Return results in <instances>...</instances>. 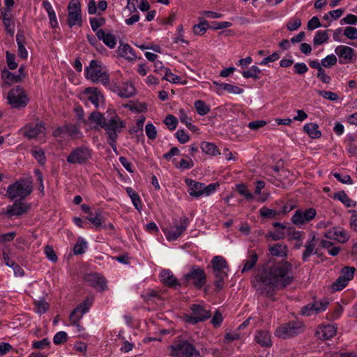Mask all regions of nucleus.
<instances>
[{
	"label": "nucleus",
	"instance_id": "obj_1",
	"mask_svg": "<svg viewBox=\"0 0 357 357\" xmlns=\"http://www.w3.org/2000/svg\"><path fill=\"white\" fill-rule=\"evenodd\" d=\"M291 266L287 262L273 263L269 261L253 280L257 291L266 296H273L274 291L289 284L292 279Z\"/></svg>",
	"mask_w": 357,
	"mask_h": 357
},
{
	"label": "nucleus",
	"instance_id": "obj_2",
	"mask_svg": "<svg viewBox=\"0 0 357 357\" xmlns=\"http://www.w3.org/2000/svg\"><path fill=\"white\" fill-rule=\"evenodd\" d=\"M86 78L94 83H101L104 86L109 84V75L105 66L100 61L92 60L85 68Z\"/></svg>",
	"mask_w": 357,
	"mask_h": 357
},
{
	"label": "nucleus",
	"instance_id": "obj_3",
	"mask_svg": "<svg viewBox=\"0 0 357 357\" xmlns=\"http://www.w3.org/2000/svg\"><path fill=\"white\" fill-rule=\"evenodd\" d=\"M172 356L177 357H197L199 352L194 346L188 342L178 339L169 348Z\"/></svg>",
	"mask_w": 357,
	"mask_h": 357
},
{
	"label": "nucleus",
	"instance_id": "obj_4",
	"mask_svg": "<svg viewBox=\"0 0 357 357\" xmlns=\"http://www.w3.org/2000/svg\"><path fill=\"white\" fill-rule=\"evenodd\" d=\"M31 191V182L29 180H23L10 185L7 190V195L10 199H24L30 195Z\"/></svg>",
	"mask_w": 357,
	"mask_h": 357
},
{
	"label": "nucleus",
	"instance_id": "obj_5",
	"mask_svg": "<svg viewBox=\"0 0 357 357\" xmlns=\"http://www.w3.org/2000/svg\"><path fill=\"white\" fill-rule=\"evenodd\" d=\"M79 98L86 104L90 102L96 108L103 105L105 102L103 94L98 88L96 87L86 88L79 94Z\"/></svg>",
	"mask_w": 357,
	"mask_h": 357
},
{
	"label": "nucleus",
	"instance_id": "obj_6",
	"mask_svg": "<svg viewBox=\"0 0 357 357\" xmlns=\"http://www.w3.org/2000/svg\"><path fill=\"white\" fill-rule=\"evenodd\" d=\"M7 99L10 107L17 109L26 107L29 100L26 92L20 86L12 89L8 93Z\"/></svg>",
	"mask_w": 357,
	"mask_h": 357
},
{
	"label": "nucleus",
	"instance_id": "obj_7",
	"mask_svg": "<svg viewBox=\"0 0 357 357\" xmlns=\"http://www.w3.org/2000/svg\"><path fill=\"white\" fill-rule=\"evenodd\" d=\"M124 123L119 116H114L108 120L104 128L109 135V144L113 146L116 142L118 133L122 131Z\"/></svg>",
	"mask_w": 357,
	"mask_h": 357
},
{
	"label": "nucleus",
	"instance_id": "obj_8",
	"mask_svg": "<svg viewBox=\"0 0 357 357\" xmlns=\"http://www.w3.org/2000/svg\"><path fill=\"white\" fill-rule=\"evenodd\" d=\"M302 328V322L293 321L280 326L275 331V335L286 339L300 333Z\"/></svg>",
	"mask_w": 357,
	"mask_h": 357
},
{
	"label": "nucleus",
	"instance_id": "obj_9",
	"mask_svg": "<svg viewBox=\"0 0 357 357\" xmlns=\"http://www.w3.org/2000/svg\"><path fill=\"white\" fill-rule=\"evenodd\" d=\"M68 24L71 27L81 26L82 17L79 3L77 0L70 1L68 6Z\"/></svg>",
	"mask_w": 357,
	"mask_h": 357
},
{
	"label": "nucleus",
	"instance_id": "obj_10",
	"mask_svg": "<svg viewBox=\"0 0 357 357\" xmlns=\"http://www.w3.org/2000/svg\"><path fill=\"white\" fill-rule=\"evenodd\" d=\"M93 301V298L87 297L82 303H80L70 314V321L73 326H75L79 330L81 327L79 324V321L82 319L84 314H85L89 310L92 303Z\"/></svg>",
	"mask_w": 357,
	"mask_h": 357
},
{
	"label": "nucleus",
	"instance_id": "obj_11",
	"mask_svg": "<svg viewBox=\"0 0 357 357\" xmlns=\"http://www.w3.org/2000/svg\"><path fill=\"white\" fill-rule=\"evenodd\" d=\"M22 134L29 138L42 139L45 136V128L42 123H31L20 130Z\"/></svg>",
	"mask_w": 357,
	"mask_h": 357
},
{
	"label": "nucleus",
	"instance_id": "obj_12",
	"mask_svg": "<svg viewBox=\"0 0 357 357\" xmlns=\"http://www.w3.org/2000/svg\"><path fill=\"white\" fill-rule=\"evenodd\" d=\"M355 268L350 266L344 267L340 273V275L335 282L332 284L333 291H340L344 289L354 278Z\"/></svg>",
	"mask_w": 357,
	"mask_h": 357
},
{
	"label": "nucleus",
	"instance_id": "obj_13",
	"mask_svg": "<svg viewBox=\"0 0 357 357\" xmlns=\"http://www.w3.org/2000/svg\"><path fill=\"white\" fill-rule=\"evenodd\" d=\"M187 283L192 282L197 288H201L205 284L206 275L203 269L194 266L185 275Z\"/></svg>",
	"mask_w": 357,
	"mask_h": 357
},
{
	"label": "nucleus",
	"instance_id": "obj_14",
	"mask_svg": "<svg viewBox=\"0 0 357 357\" xmlns=\"http://www.w3.org/2000/svg\"><path fill=\"white\" fill-rule=\"evenodd\" d=\"M91 157V151L86 147H79L73 150L67 158L71 164H81L86 162Z\"/></svg>",
	"mask_w": 357,
	"mask_h": 357
},
{
	"label": "nucleus",
	"instance_id": "obj_15",
	"mask_svg": "<svg viewBox=\"0 0 357 357\" xmlns=\"http://www.w3.org/2000/svg\"><path fill=\"white\" fill-rule=\"evenodd\" d=\"M317 212L315 209L310 208L305 210H298L292 217V222L297 226H302L308 223L316 216Z\"/></svg>",
	"mask_w": 357,
	"mask_h": 357
},
{
	"label": "nucleus",
	"instance_id": "obj_16",
	"mask_svg": "<svg viewBox=\"0 0 357 357\" xmlns=\"http://www.w3.org/2000/svg\"><path fill=\"white\" fill-rule=\"evenodd\" d=\"M335 53L339 57V62L342 64H347L354 61L356 55L354 50L347 45H339L335 50Z\"/></svg>",
	"mask_w": 357,
	"mask_h": 357
},
{
	"label": "nucleus",
	"instance_id": "obj_17",
	"mask_svg": "<svg viewBox=\"0 0 357 357\" xmlns=\"http://www.w3.org/2000/svg\"><path fill=\"white\" fill-rule=\"evenodd\" d=\"M213 89L218 94H222V91H225L231 94H241L243 93V89L236 85H233L227 83H218L217 82H213Z\"/></svg>",
	"mask_w": 357,
	"mask_h": 357
},
{
	"label": "nucleus",
	"instance_id": "obj_18",
	"mask_svg": "<svg viewBox=\"0 0 357 357\" xmlns=\"http://www.w3.org/2000/svg\"><path fill=\"white\" fill-rule=\"evenodd\" d=\"M191 309L193 315L188 319L190 323L203 321L211 316L210 312L199 305H193Z\"/></svg>",
	"mask_w": 357,
	"mask_h": 357
},
{
	"label": "nucleus",
	"instance_id": "obj_19",
	"mask_svg": "<svg viewBox=\"0 0 357 357\" xmlns=\"http://www.w3.org/2000/svg\"><path fill=\"white\" fill-rule=\"evenodd\" d=\"M85 280L98 291H102L106 289L105 280L98 273H94L86 275Z\"/></svg>",
	"mask_w": 357,
	"mask_h": 357
},
{
	"label": "nucleus",
	"instance_id": "obj_20",
	"mask_svg": "<svg viewBox=\"0 0 357 357\" xmlns=\"http://www.w3.org/2000/svg\"><path fill=\"white\" fill-rule=\"evenodd\" d=\"M325 236L328 239H334L340 243L347 241L349 238L348 233L344 229L339 227H333L329 229Z\"/></svg>",
	"mask_w": 357,
	"mask_h": 357
},
{
	"label": "nucleus",
	"instance_id": "obj_21",
	"mask_svg": "<svg viewBox=\"0 0 357 357\" xmlns=\"http://www.w3.org/2000/svg\"><path fill=\"white\" fill-rule=\"evenodd\" d=\"M1 76L6 82L10 84L21 81L22 79L25 76V74L23 71V67L21 66L17 74L4 70L1 73Z\"/></svg>",
	"mask_w": 357,
	"mask_h": 357
},
{
	"label": "nucleus",
	"instance_id": "obj_22",
	"mask_svg": "<svg viewBox=\"0 0 357 357\" xmlns=\"http://www.w3.org/2000/svg\"><path fill=\"white\" fill-rule=\"evenodd\" d=\"M114 91L122 98H130L135 93V88L131 82H124L120 86H116Z\"/></svg>",
	"mask_w": 357,
	"mask_h": 357
},
{
	"label": "nucleus",
	"instance_id": "obj_23",
	"mask_svg": "<svg viewBox=\"0 0 357 357\" xmlns=\"http://www.w3.org/2000/svg\"><path fill=\"white\" fill-rule=\"evenodd\" d=\"M29 209V206L20 202H15L11 206L8 207L7 214L10 217L19 216L26 213Z\"/></svg>",
	"mask_w": 357,
	"mask_h": 357
},
{
	"label": "nucleus",
	"instance_id": "obj_24",
	"mask_svg": "<svg viewBox=\"0 0 357 357\" xmlns=\"http://www.w3.org/2000/svg\"><path fill=\"white\" fill-rule=\"evenodd\" d=\"M185 230L184 225H174L171 226L164 230L167 238L169 241L176 240Z\"/></svg>",
	"mask_w": 357,
	"mask_h": 357
},
{
	"label": "nucleus",
	"instance_id": "obj_25",
	"mask_svg": "<svg viewBox=\"0 0 357 357\" xmlns=\"http://www.w3.org/2000/svg\"><path fill=\"white\" fill-rule=\"evenodd\" d=\"M337 328L335 326L329 324L320 327L317 331V335L319 339L327 340L336 334Z\"/></svg>",
	"mask_w": 357,
	"mask_h": 357
},
{
	"label": "nucleus",
	"instance_id": "obj_26",
	"mask_svg": "<svg viewBox=\"0 0 357 357\" xmlns=\"http://www.w3.org/2000/svg\"><path fill=\"white\" fill-rule=\"evenodd\" d=\"M118 54L120 56L130 61L137 59L134 50L128 44L121 43L118 48Z\"/></svg>",
	"mask_w": 357,
	"mask_h": 357
},
{
	"label": "nucleus",
	"instance_id": "obj_27",
	"mask_svg": "<svg viewBox=\"0 0 357 357\" xmlns=\"http://www.w3.org/2000/svg\"><path fill=\"white\" fill-rule=\"evenodd\" d=\"M212 266L215 274L227 273V262L221 256H216L213 258Z\"/></svg>",
	"mask_w": 357,
	"mask_h": 357
},
{
	"label": "nucleus",
	"instance_id": "obj_28",
	"mask_svg": "<svg viewBox=\"0 0 357 357\" xmlns=\"http://www.w3.org/2000/svg\"><path fill=\"white\" fill-rule=\"evenodd\" d=\"M96 36L109 48H114L115 47L116 44V39L114 35L109 33H105L102 29H100L97 31Z\"/></svg>",
	"mask_w": 357,
	"mask_h": 357
},
{
	"label": "nucleus",
	"instance_id": "obj_29",
	"mask_svg": "<svg viewBox=\"0 0 357 357\" xmlns=\"http://www.w3.org/2000/svg\"><path fill=\"white\" fill-rule=\"evenodd\" d=\"M160 280L166 285L169 287H175L178 284L176 278L174 277L173 273L169 270H163L161 271Z\"/></svg>",
	"mask_w": 357,
	"mask_h": 357
},
{
	"label": "nucleus",
	"instance_id": "obj_30",
	"mask_svg": "<svg viewBox=\"0 0 357 357\" xmlns=\"http://www.w3.org/2000/svg\"><path fill=\"white\" fill-rule=\"evenodd\" d=\"M63 133H66L73 137H78L80 134L79 130L77 126L74 125H69L63 127V128L56 130L54 135V136L57 137Z\"/></svg>",
	"mask_w": 357,
	"mask_h": 357
},
{
	"label": "nucleus",
	"instance_id": "obj_31",
	"mask_svg": "<svg viewBox=\"0 0 357 357\" xmlns=\"http://www.w3.org/2000/svg\"><path fill=\"white\" fill-rule=\"evenodd\" d=\"M275 231L270 234V236L273 240H279L283 238L285 236L286 231L289 230L287 226L280 223L275 222L273 224Z\"/></svg>",
	"mask_w": 357,
	"mask_h": 357
},
{
	"label": "nucleus",
	"instance_id": "obj_32",
	"mask_svg": "<svg viewBox=\"0 0 357 357\" xmlns=\"http://www.w3.org/2000/svg\"><path fill=\"white\" fill-rule=\"evenodd\" d=\"M89 121L94 128H104L107 123L100 112H93L89 118Z\"/></svg>",
	"mask_w": 357,
	"mask_h": 357
},
{
	"label": "nucleus",
	"instance_id": "obj_33",
	"mask_svg": "<svg viewBox=\"0 0 357 357\" xmlns=\"http://www.w3.org/2000/svg\"><path fill=\"white\" fill-rule=\"evenodd\" d=\"M188 192L190 195L197 197L202 196L203 183L190 180L188 183Z\"/></svg>",
	"mask_w": 357,
	"mask_h": 357
},
{
	"label": "nucleus",
	"instance_id": "obj_34",
	"mask_svg": "<svg viewBox=\"0 0 357 357\" xmlns=\"http://www.w3.org/2000/svg\"><path fill=\"white\" fill-rule=\"evenodd\" d=\"M255 340L261 346L269 347L271 345V335L267 331H259L255 335Z\"/></svg>",
	"mask_w": 357,
	"mask_h": 357
},
{
	"label": "nucleus",
	"instance_id": "obj_35",
	"mask_svg": "<svg viewBox=\"0 0 357 357\" xmlns=\"http://www.w3.org/2000/svg\"><path fill=\"white\" fill-rule=\"evenodd\" d=\"M269 251L273 256L282 257L287 252V247L283 244H273L269 245Z\"/></svg>",
	"mask_w": 357,
	"mask_h": 357
},
{
	"label": "nucleus",
	"instance_id": "obj_36",
	"mask_svg": "<svg viewBox=\"0 0 357 357\" xmlns=\"http://www.w3.org/2000/svg\"><path fill=\"white\" fill-rule=\"evenodd\" d=\"M259 214L262 218L267 219H273L281 215L280 210L276 208H268L267 207H262L259 210Z\"/></svg>",
	"mask_w": 357,
	"mask_h": 357
},
{
	"label": "nucleus",
	"instance_id": "obj_37",
	"mask_svg": "<svg viewBox=\"0 0 357 357\" xmlns=\"http://www.w3.org/2000/svg\"><path fill=\"white\" fill-rule=\"evenodd\" d=\"M303 129L311 138H319L321 136V132L315 123H307L304 126Z\"/></svg>",
	"mask_w": 357,
	"mask_h": 357
},
{
	"label": "nucleus",
	"instance_id": "obj_38",
	"mask_svg": "<svg viewBox=\"0 0 357 357\" xmlns=\"http://www.w3.org/2000/svg\"><path fill=\"white\" fill-rule=\"evenodd\" d=\"M200 148L203 152L208 155H215L220 154L216 146L212 143L203 142L200 145Z\"/></svg>",
	"mask_w": 357,
	"mask_h": 357
},
{
	"label": "nucleus",
	"instance_id": "obj_39",
	"mask_svg": "<svg viewBox=\"0 0 357 357\" xmlns=\"http://www.w3.org/2000/svg\"><path fill=\"white\" fill-rule=\"evenodd\" d=\"M328 40V31H318L315 33L313 38L314 45H320Z\"/></svg>",
	"mask_w": 357,
	"mask_h": 357
},
{
	"label": "nucleus",
	"instance_id": "obj_40",
	"mask_svg": "<svg viewBox=\"0 0 357 357\" xmlns=\"http://www.w3.org/2000/svg\"><path fill=\"white\" fill-rule=\"evenodd\" d=\"M258 259V256L255 252H250L248 258L246 259L245 263L243 267L242 272L250 271L256 264Z\"/></svg>",
	"mask_w": 357,
	"mask_h": 357
},
{
	"label": "nucleus",
	"instance_id": "obj_41",
	"mask_svg": "<svg viewBox=\"0 0 357 357\" xmlns=\"http://www.w3.org/2000/svg\"><path fill=\"white\" fill-rule=\"evenodd\" d=\"M343 13L344 10L340 8L331 10L326 13L324 15L323 19L324 20H326L328 22V24H330L333 20L339 19L342 15Z\"/></svg>",
	"mask_w": 357,
	"mask_h": 357
},
{
	"label": "nucleus",
	"instance_id": "obj_42",
	"mask_svg": "<svg viewBox=\"0 0 357 357\" xmlns=\"http://www.w3.org/2000/svg\"><path fill=\"white\" fill-rule=\"evenodd\" d=\"M261 70L256 66H252L249 70L243 71L242 75L245 78L258 79Z\"/></svg>",
	"mask_w": 357,
	"mask_h": 357
},
{
	"label": "nucleus",
	"instance_id": "obj_43",
	"mask_svg": "<svg viewBox=\"0 0 357 357\" xmlns=\"http://www.w3.org/2000/svg\"><path fill=\"white\" fill-rule=\"evenodd\" d=\"M236 190L241 195L243 196L246 199H254V195L248 190V188L244 184H237L236 185Z\"/></svg>",
	"mask_w": 357,
	"mask_h": 357
},
{
	"label": "nucleus",
	"instance_id": "obj_44",
	"mask_svg": "<svg viewBox=\"0 0 357 357\" xmlns=\"http://www.w3.org/2000/svg\"><path fill=\"white\" fill-rule=\"evenodd\" d=\"M126 192H127L128 195H129V197H130L132 202L133 205L135 206V207L137 210H139L141 201H140V198H139V196L138 195V194H137L131 188H127Z\"/></svg>",
	"mask_w": 357,
	"mask_h": 357
},
{
	"label": "nucleus",
	"instance_id": "obj_45",
	"mask_svg": "<svg viewBox=\"0 0 357 357\" xmlns=\"http://www.w3.org/2000/svg\"><path fill=\"white\" fill-rule=\"evenodd\" d=\"M16 39L18 45V56L22 59H26L28 56V52L22 43L23 37L17 34Z\"/></svg>",
	"mask_w": 357,
	"mask_h": 357
},
{
	"label": "nucleus",
	"instance_id": "obj_46",
	"mask_svg": "<svg viewBox=\"0 0 357 357\" xmlns=\"http://www.w3.org/2000/svg\"><path fill=\"white\" fill-rule=\"evenodd\" d=\"M87 248L86 242L82 238H79L74 246L73 251L75 255H80L85 252Z\"/></svg>",
	"mask_w": 357,
	"mask_h": 357
},
{
	"label": "nucleus",
	"instance_id": "obj_47",
	"mask_svg": "<svg viewBox=\"0 0 357 357\" xmlns=\"http://www.w3.org/2000/svg\"><path fill=\"white\" fill-rule=\"evenodd\" d=\"M87 220H89L96 228H100L103 223L100 213H96L95 215L90 213L87 217Z\"/></svg>",
	"mask_w": 357,
	"mask_h": 357
},
{
	"label": "nucleus",
	"instance_id": "obj_48",
	"mask_svg": "<svg viewBox=\"0 0 357 357\" xmlns=\"http://www.w3.org/2000/svg\"><path fill=\"white\" fill-rule=\"evenodd\" d=\"M208 26V24L206 21L201 22L199 24H195L193 26V32L196 35H204L206 33Z\"/></svg>",
	"mask_w": 357,
	"mask_h": 357
},
{
	"label": "nucleus",
	"instance_id": "obj_49",
	"mask_svg": "<svg viewBox=\"0 0 357 357\" xmlns=\"http://www.w3.org/2000/svg\"><path fill=\"white\" fill-rule=\"evenodd\" d=\"M195 109H196L197 113L199 115H205L210 110V109L208 107V105H206L205 104V102L202 101V100H197V101H195Z\"/></svg>",
	"mask_w": 357,
	"mask_h": 357
},
{
	"label": "nucleus",
	"instance_id": "obj_50",
	"mask_svg": "<svg viewBox=\"0 0 357 357\" xmlns=\"http://www.w3.org/2000/svg\"><path fill=\"white\" fill-rule=\"evenodd\" d=\"M321 245L323 248L328 250V252L333 256H335L339 253L340 248L333 246V243L328 241H322Z\"/></svg>",
	"mask_w": 357,
	"mask_h": 357
},
{
	"label": "nucleus",
	"instance_id": "obj_51",
	"mask_svg": "<svg viewBox=\"0 0 357 357\" xmlns=\"http://www.w3.org/2000/svg\"><path fill=\"white\" fill-rule=\"evenodd\" d=\"M337 63V58L334 54L328 55L326 58L321 60V66L325 68H331L335 66Z\"/></svg>",
	"mask_w": 357,
	"mask_h": 357
},
{
	"label": "nucleus",
	"instance_id": "obj_52",
	"mask_svg": "<svg viewBox=\"0 0 357 357\" xmlns=\"http://www.w3.org/2000/svg\"><path fill=\"white\" fill-rule=\"evenodd\" d=\"M219 186L218 183H213L208 185L203 184V192L202 196H209L212 193L215 192Z\"/></svg>",
	"mask_w": 357,
	"mask_h": 357
},
{
	"label": "nucleus",
	"instance_id": "obj_53",
	"mask_svg": "<svg viewBox=\"0 0 357 357\" xmlns=\"http://www.w3.org/2000/svg\"><path fill=\"white\" fill-rule=\"evenodd\" d=\"M3 22V25L5 26L6 31L10 35L14 33L15 30V22L13 21V17L1 19Z\"/></svg>",
	"mask_w": 357,
	"mask_h": 357
},
{
	"label": "nucleus",
	"instance_id": "obj_54",
	"mask_svg": "<svg viewBox=\"0 0 357 357\" xmlns=\"http://www.w3.org/2000/svg\"><path fill=\"white\" fill-rule=\"evenodd\" d=\"M335 197L347 207H351L354 205L353 200L351 199L344 192H338Z\"/></svg>",
	"mask_w": 357,
	"mask_h": 357
},
{
	"label": "nucleus",
	"instance_id": "obj_55",
	"mask_svg": "<svg viewBox=\"0 0 357 357\" xmlns=\"http://www.w3.org/2000/svg\"><path fill=\"white\" fill-rule=\"evenodd\" d=\"M34 304L36 312L40 314L45 313L49 307L47 303L43 300L36 301Z\"/></svg>",
	"mask_w": 357,
	"mask_h": 357
},
{
	"label": "nucleus",
	"instance_id": "obj_56",
	"mask_svg": "<svg viewBox=\"0 0 357 357\" xmlns=\"http://www.w3.org/2000/svg\"><path fill=\"white\" fill-rule=\"evenodd\" d=\"M344 35L349 39H357V29L353 26H347L343 31Z\"/></svg>",
	"mask_w": 357,
	"mask_h": 357
},
{
	"label": "nucleus",
	"instance_id": "obj_57",
	"mask_svg": "<svg viewBox=\"0 0 357 357\" xmlns=\"http://www.w3.org/2000/svg\"><path fill=\"white\" fill-rule=\"evenodd\" d=\"M163 79L172 83H179L181 78L174 75L169 69L165 70V75Z\"/></svg>",
	"mask_w": 357,
	"mask_h": 357
},
{
	"label": "nucleus",
	"instance_id": "obj_58",
	"mask_svg": "<svg viewBox=\"0 0 357 357\" xmlns=\"http://www.w3.org/2000/svg\"><path fill=\"white\" fill-rule=\"evenodd\" d=\"M164 123L171 130H174L177 126V120L173 115H168L165 117Z\"/></svg>",
	"mask_w": 357,
	"mask_h": 357
},
{
	"label": "nucleus",
	"instance_id": "obj_59",
	"mask_svg": "<svg viewBox=\"0 0 357 357\" xmlns=\"http://www.w3.org/2000/svg\"><path fill=\"white\" fill-rule=\"evenodd\" d=\"M145 132L147 137L151 139H155L157 137V130L152 123H148L145 127Z\"/></svg>",
	"mask_w": 357,
	"mask_h": 357
},
{
	"label": "nucleus",
	"instance_id": "obj_60",
	"mask_svg": "<svg viewBox=\"0 0 357 357\" xmlns=\"http://www.w3.org/2000/svg\"><path fill=\"white\" fill-rule=\"evenodd\" d=\"M316 245V243L314 241V237L312 238V240L308 242V243L306 245L305 250L303 252V259H305L307 258L314 251V248Z\"/></svg>",
	"mask_w": 357,
	"mask_h": 357
},
{
	"label": "nucleus",
	"instance_id": "obj_61",
	"mask_svg": "<svg viewBox=\"0 0 357 357\" xmlns=\"http://www.w3.org/2000/svg\"><path fill=\"white\" fill-rule=\"evenodd\" d=\"M318 93L320 96H321L323 98H324L327 100H332V101H335V100H338V98H339L337 93L331 92V91H319Z\"/></svg>",
	"mask_w": 357,
	"mask_h": 357
},
{
	"label": "nucleus",
	"instance_id": "obj_62",
	"mask_svg": "<svg viewBox=\"0 0 357 357\" xmlns=\"http://www.w3.org/2000/svg\"><path fill=\"white\" fill-rule=\"evenodd\" d=\"M67 340V333L64 331L58 332L53 338V342L55 344H60L63 343Z\"/></svg>",
	"mask_w": 357,
	"mask_h": 357
},
{
	"label": "nucleus",
	"instance_id": "obj_63",
	"mask_svg": "<svg viewBox=\"0 0 357 357\" xmlns=\"http://www.w3.org/2000/svg\"><path fill=\"white\" fill-rule=\"evenodd\" d=\"M176 137L181 144H185L190 140L189 135L183 130H178L176 132Z\"/></svg>",
	"mask_w": 357,
	"mask_h": 357
},
{
	"label": "nucleus",
	"instance_id": "obj_64",
	"mask_svg": "<svg viewBox=\"0 0 357 357\" xmlns=\"http://www.w3.org/2000/svg\"><path fill=\"white\" fill-rule=\"evenodd\" d=\"M340 23L342 24H357V16L353 14H348L346 17L341 20Z\"/></svg>",
	"mask_w": 357,
	"mask_h": 357
}]
</instances>
